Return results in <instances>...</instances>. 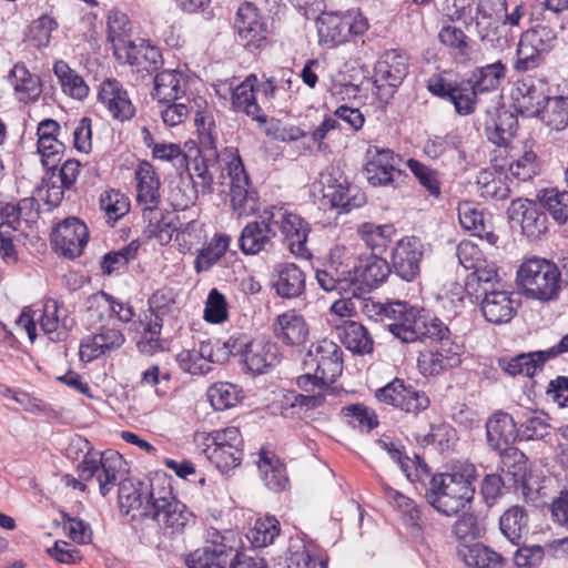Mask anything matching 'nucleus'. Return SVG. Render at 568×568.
Instances as JSON below:
<instances>
[{"instance_id": "5", "label": "nucleus", "mask_w": 568, "mask_h": 568, "mask_svg": "<svg viewBox=\"0 0 568 568\" xmlns=\"http://www.w3.org/2000/svg\"><path fill=\"white\" fill-rule=\"evenodd\" d=\"M517 284L527 298L549 303L559 298L564 280L554 261L534 256L519 266Z\"/></svg>"}, {"instance_id": "50", "label": "nucleus", "mask_w": 568, "mask_h": 568, "mask_svg": "<svg viewBox=\"0 0 568 568\" xmlns=\"http://www.w3.org/2000/svg\"><path fill=\"white\" fill-rule=\"evenodd\" d=\"M536 118L556 131L565 130L568 126V97L550 94Z\"/></svg>"}, {"instance_id": "30", "label": "nucleus", "mask_w": 568, "mask_h": 568, "mask_svg": "<svg viewBox=\"0 0 568 568\" xmlns=\"http://www.w3.org/2000/svg\"><path fill=\"white\" fill-rule=\"evenodd\" d=\"M272 332L286 346L303 345L310 334L305 318L294 310L277 315L272 324Z\"/></svg>"}, {"instance_id": "48", "label": "nucleus", "mask_w": 568, "mask_h": 568, "mask_svg": "<svg viewBox=\"0 0 568 568\" xmlns=\"http://www.w3.org/2000/svg\"><path fill=\"white\" fill-rule=\"evenodd\" d=\"M501 534L514 545L519 546L521 539L528 534V514L521 506L508 508L499 519Z\"/></svg>"}, {"instance_id": "56", "label": "nucleus", "mask_w": 568, "mask_h": 568, "mask_svg": "<svg viewBox=\"0 0 568 568\" xmlns=\"http://www.w3.org/2000/svg\"><path fill=\"white\" fill-rule=\"evenodd\" d=\"M358 234L365 244L371 247L372 253L382 254L396 234V229L393 224L377 225L365 222L358 227Z\"/></svg>"}, {"instance_id": "27", "label": "nucleus", "mask_w": 568, "mask_h": 568, "mask_svg": "<svg viewBox=\"0 0 568 568\" xmlns=\"http://www.w3.org/2000/svg\"><path fill=\"white\" fill-rule=\"evenodd\" d=\"M486 436L488 446L497 453L515 447L518 424L510 414L497 412L486 422Z\"/></svg>"}, {"instance_id": "49", "label": "nucleus", "mask_w": 568, "mask_h": 568, "mask_svg": "<svg viewBox=\"0 0 568 568\" xmlns=\"http://www.w3.org/2000/svg\"><path fill=\"white\" fill-rule=\"evenodd\" d=\"M425 308L408 304V310L396 323H387L388 331L403 343H414L419 339V329Z\"/></svg>"}, {"instance_id": "18", "label": "nucleus", "mask_w": 568, "mask_h": 568, "mask_svg": "<svg viewBox=\"0 0 568 568\" xmlns=\"http://www.w3.org/2000/svg\"><path fill=\"white\" fill-rule=\"evenodd\" d=\"M323 199L327 200L331 207L341 213H349L366 204L367 197L357 185L346 179L335 178L332 174L322 175Z\"/></svg>"}, {"instance_id": "23", "label": "nucleus", "mask_w": 568, "mask_h": 568, "mask_svg": "<svg viewBox=\"0 0 568 568\" xmlns=\"http://www.w3.org/2000/svg\"><path fill=\"white\" fill-rule=\"evenodd\" d=\"M273 224L280 227L283 241L293 255L301 258L312 256L307 248L312 226L304 217L293 212H284L280 220L274 219Z\"/></svg>"}, {"instance_id": "19", "label": "nucleus", "mask_w": 568, "mask_h": 568, "mask_svg": "<svg viewBox=\"0 0 568 568\" xmlns=\"http://www.w3.org/2000/svg\"><path fill=\"white\" fill-rule=\"evenodd\" d=\"M343 352L328 338L312 343L303 359V368L320 371L336 381L343 372Z\"/></svg>"}, {"instance_id": "20", "label": "nucleus", "mask_w": 568, "mask_h": 568, "mask_svg": "<svg viewBox=\"0 0 568 568\" xmlns=\"http://www.w3.org/2000/svg\"><path fill=\"white\" fill-rule=\"evenodd\" d=\"M353 294L356 291L371 292L378 287L392 274L389 262L377 253L361 255L352 265Z\"/></svg>"}, {"instance_id": "44", "label": "nucleus", "mask_w": 568, "mask_h": 568, "mask_svg": "<svg viewBox=\"0 0 568 568\" xmlns=\"http://www.w3.org/2000/svg\"><path fill=\"white\" fill-rule=\"evenodd\" d=\"M338 336L342 344L354 354H371L374 349V341L367 328L361 323L345 321L338 327Z\"/></svg>"}, {"instance_id": "14", "label": "nucleus", "mask_w": 568, "mask_h": 568, "mask_svg": "<svg viewBox=\"0 0 568 568\" xmlns=\"http://www.w3.org/2000/svg\"><path fill=\"white\" fill-rule=\"evenodd\" d=\"M274 207L265 209L258 220L248 222L239 237V247L244 255H257L274 248Z\"/></svg>"}, {"instance_id": "25", "label": "nucleus", "mask_w": 568, "mask_h": 568, "mask_svg": "<svg viewBox=\"0 0 568 568\" xmlns=\"http://www.w3.org/2000/svg\"><path fill=\"white\" fill-rule=\"evenodd\" d=\"M98 100L106 108L114 120L129 121L135 115V106L128 91L116 79H105L98 93Z\"/></svg>"}, {"instance_id": "22", "label": "nucleus", "mask_w": 568, "mask_h": 568, "mask_svg": "<svg viewBox=\"0 0 568 568\" xmlns=\"http://www.w3.org/2000/svg\"><path fill=\"white\" fill-rule=\"evenodd\" d=\"M60 133L61 126L53 119L42 120L37 128L38 152L41 155L43 166L51 171L52 175L58 170L59 163L67 151L65 144L59 139Z\"/></svg>"}, {"instance_id": "40", "label": "nucleus", "mask_w": 568, "mask_h": 568, "mask_svg": "<svg viewBox=\"0 0 568 568\" xmlns=\"http://www.w3.org/2000/svg\"><path fill=\"white\" fill-rule=\"evenodd\" d=\"M437 38L456 63L465 64L470 61L473 41L463 29L445 24L439 30Z\"/></svg>"}, {"instance_id": "36", "label": "nucleus", "mask_w": 568, "mask_h": 568, "mask_svg": "<svg viewBox=\"0 0 568 568\" xmlns=\"http://www.w3.org/2000/svg\"><path fill=\"white\" fill-rule=\"evenodd\" d=\"M256 85L257 78L255 74H251L235 87L232 91V106L235 111H241L260 124H264L267 121V116L263 113L256 101Z\"/></svg>"}, {"instance_id": "26", "label": "nucleus", "mask_w": 568, "mask_h": 568, "mask_svg": "<svg viewBox=\"0 0 568 568\" xmlns=\"http://www.w3.org/2000/svg\"><path fill=\"white\" fill-rule=\"evenodd\" d=\"M278 345L266 338H252L243 365L253 375L267 373L281 362Z\"/></svg>"}, {"instance_id": "7", "label": "nucleus", "mask_w": 568, "mask_h": 568, "mask_svg": "<svg viewBox=\"0 0 568 568\" xmlns=\"http://www.w3.org/2000/svg\"><path fill=\"white\" fill-rule=\"evenodd\" d=\"M407 74V59L396 50L385 52L377 60L374 67L373 94L379 109H386Z\"/></svg>"}, {"instance_id": "39", "label": "nucleus", "mask_w": 568, "mask_h": 568, "mask_svg": "<svg viewBox=\"0 0 568 568\" xmlns=\"http://www.w3.org/2000/svg\"><path fill=\"white\" fill-rule=\"evenodd\" d=\"M273 287L282 298H297L305 293L306 275L294 263L280 264L277 267V278Z\"/></svg>"}, {"instance_id": "34", "label": "nucleus", "mask_w": 568, "mask_h": 568, "mask_svg": "<svg viewBox=\"0 0 568 568\" xmlns=\"http://www.w3.org/2000/svg\"><path fill=\"white\" fill-rule=\"evenodd\" d=\"M497 287H500L497 266L484 258L466 276L464 290L471 303H478L485 292Z\"/></svg>"}, {"instance_id": "64", "label": "nucleus", "mask_w": 568, "mask_h": 568, "mask_svg": "<svg viewBox=\"0 0 568 568\" xmlns=\"http://www.w3.org/2000/svg\"><path fill=\"white\" fill-rule=\"evenodd\" d=\"M211 464L222 474L239 467L243 460V449H227L226 447L211 446L206 444L204 450Z\"/></svg>"}, {"instance_id": "33", "label": "nucleus", "mask_w": 568, "mask_h": 568, "mask_svg": "<svg viewBox=\"0 0 568 568\" xmlns=\"http://www.w3.org/2000/svg\"><path fill=\"white\" fill-rule=\"evenodd\" d=\"M315 278L318 285L326 292L336 291L353 292V273L352 266L344 262L335 260V253H331L329 261L323 268L315 271Z\"/></svg>"}, {"instance_id": "17", "label": "nucleus", "mask_w": 568, "mask_h": 568, "mask_svg": "<svg viewBox=\"0 0 568 568\" xmlns=\"http://www.w3.org/2000/svg\"><path fill=\"white\" fill-rule=\"evenodd\" d=\"M498 469L507 480L509 488L520 490L526 500H534L535 491L529 487L531 477L529 459L517 447H511L498 453Z\"/></svg>"}, {"instance_id": "8", "label": "nucleus", "mask_w": 568, "mask_h": 568, "mask_svg": "<svg viewBox=\"0 0 568 568\" xmlns=\"http://www.w3.org/2000/svg\"><path fill=\"white\" fill-rule=\"evenodd\" d=\"M426 89L433 97L449 102L459 116L476 112L479 95L467 78L452 80L444 73H434L427 79Z\"/></svg>"}, {"instance_id": "61", "label": "nucleus", "mask_w": 568, "mask_h": 568, "mask_svg": "<svg viewBox=\"0 0 568 568\" xmlns=\"http://www.w3.org/2000/svg\"><path fill=\"white\" fill-rule=\"evenodd\" d=\"M475 26L480 41L488 42L495 48H501L507 43V30L503 18L476 17Z\"/></svg>"}, {"instance_id": "42", "label": "nucleus", "mask_w": 568, "mask_h": 568, "mask_svg": "<svg viewBox=\"0 0 568 568\" xmlns=\"http://www.w3.org/2000/svg\"><path fill=\"white\" fill-rule=\"evenodd\" d=\"M125 51V61L135 65L139 70H145L149 74L156 72L163 65V58L160 49L142 39L140 44L129 42Z\"/></svg>"}, {"instance_id": "45", "label": "nucleus", "mask_w": 568, "mask_h": 568, "mask_svg": "<svg viewBox=\"0 0 568 568\" xmlns=\"http://www.w3.org/2000/svg\"><path fill=\"white\" fill-rule=\"evenodd\" d=\"M517 129V115L508 110H498L496 119L485 124L488 140L498 146H507L516 135Z\"/></svg>"}, {"instance_id": "43", "label": "nucleus", "mask_w": 568, "mask_h": 568, "mask_svg": "<svg viewBox=\"0 0 568 568\" xmlns=\"http://www.w3.org/2000/svg\"><path fill=\"white\" fill-rule=\"evenodd\" d=\"M67 453L69 457H78L80 453L83 454L82 462L77 466L78 476L82 481H90L94 476L98 477L99 464H101L100 453L94 450L88 439L78 437L72 440L67 448Z\"/></svg>"}, {"instance_id": "1", "label": "nucleus", "mask_w": 568, "mask_h": 568, "mask_svg": "<svg viewBox=\"0 0 568 568\" xmlns=\"http://www.w3.org/2000/svg\"><path fill=\"white\" fill-rule=\"evenodd\" d=\"M119 506L126 515L131 509H142L141 517L152 519L165 534L182 532L193 519V514L180 501L166 479L133 483L122 479L118 483Z\"/></svg>"}, {"instance_id": "63", "label": "nucleus", "mask_w": 568, "mask_h": 568, "mask_svg": "<svg viewBox=\"0 0 568 568\" xmlns=\"http://www.w3.org/2000/svg\"><path fill=\"white\" fill-rule=\"evenodd\" d=\"M550 424L546 414L532 412L518 424L519 440H541L550 434Z\"/></svg>"}, {"instance_id": "41", "label": "nucleus", "mask_w": 568, "mask_h": 568, "mask_svg": "<svg viewBox=\"0 0 568 568\" xmlns=\"http://www.w3.org/2000/svg\"><path fill=\"white\" fill-rule=\"evenodd\" d=\"M507 77V67L500 60L474 68L467 78L478 95L497 91Z\"/></svg>"}, {"instance_id": "55", "label": "nucleus", "mask_w": 568, "mask_h": 568, "mask_svg": "<svg viewBox=\"0 0 568 568\" xmlns=\"http://www.w3.org/2000/svg\"><path fill=\"white\" fill-rule=\"evenodd\" d=\"M53 72L58 78L62 91L73 99L83 100L89 94V87L83 78L78 74L69 64L62 60L53 64Z\"/></svg>"}, {"instance_id": "57", "label": "nucleus", "mask_w": 568, "mask_h": 568, "mask_svg": "<svg viewBox=\"0 0 568 568\" xmlns=\"http://www.w3.org/2000/svg\"><path fill=\"white\" fill-rule=\"evenodd\" d=\"M537 199L559 225L567 223L568 191H560L557 187L542 189L538 191Z\"/></svg>"}, {"instance_id": "28", "label": "nucleus", "mask_w": 568, "mask_h": 568, "mask_svg": "<svg viewBox=\"0 0 568 568\" xmlns=\"http://www.w3.org/2000/svg\"><path fill=\"white\" fill-rule=\"evenodd\" d=\"M381 486L385 498L403 514V518L407 525L418 530H424L427 527L429 516L432 515L427 503L418 506L412 498L394 489L387 483L382 481Z\"/></svg>"}, {"instance_id": "32", "label": "nucleus", "mask_w": 568, "mask_h": 568, "mask_svg": "<svg viewBox=\"0 0 568 568\" xmlns=\"http://www.w3.org/2000/svg\"><path fill=\"white\" fill-rule=\"evenodd\" d=\"M478 303L485 320L496 325L510 322L516 314L510 293L500 287L485 292Z\"/></svg>"}, {"instance_id": "46", "label": "nucleus", "mask_w": 568, "mask_h": 568, "mask_svg": "<svg viewBox=\"0 0 568 568\" xmlns=\"http://www.w3.org/2000/svg\"><path fill=\"white\" fill-rule=\"evenodd\" d=\"M170 217L169 211L161 209L148 210L142 213V219L146 222L144 233L148 239H155L161 245L169 244L176 231V224Z\"/></svg>"}, {"instance_id": "60", "label": "nucleus", "mask_w": 568, "mask_h": 568, "mask_svg": "<svg viewBox=\"0 0 568 568\" xmlns=\"http://www.w3.org/2000/svg\"><path fill=\"white\" fill-rule=\"evenodd\" d=\"M419 339L436 343L437 345H448L452 343H456L453 339V334L448 327V325L443 322L439 317L432 314L429 311L424 312L420 329H419Z\"/></svg>"}, {"instance_id": "10", "label": "nucleus", "mask_w": 568, "mask_h": 568, "mask_svg": "<svg viewBox=\"0 0 568 568\" xmlns=\"http://www.w3.org/2000/svg\"><path fill=\"white\" fill-rule=\"evenodd\" d=\"M316 24L320 42L328 47L345 43L368 28L366 18L357 10L324 12Z\"/></svg>"}, {"instance_id": "6", "label": "nucleus", "mask_w": 568, "mask_h": 568, "mask_svg": "<svg viewBox=\"0 0 568 568\" xmlns=\"http://www.w3.org/2000/svg\"><path fill=\"white\" fill-rule=\"evenodd\" d=\"M227 158L225 169L229 178V196L232 210L239 216H248L260 209V196L252 185L250 176L236 148H225Z\"/></svg>"}, {"instance_id": "29", "label": "nucleus", "mask_w": 568, "mask_h": 568, "mask_svg": "<svg viewBox=\"0 0 568 568\" xmlns=\"http://www.w3.org/2000/svg\"><path fill=\"white\" fill-rule=\"evenodd\" d=\"M125 337L120 329L102 326L99 333L83 338L79 347V356L82 362L89 363L100 356L120 348Z\"/></svg>"}, {"instance_id": "31", "label": "nucleus", "mask_w": 568, "mask_h": 568, "mask_svg": "<svg viewBox=\"0 0 568 568\" xmlns=\"http://www.w3.org/2000/svg\"><path fill=\"white\" fill-rule=\"evenodd\" d=\"M135 180L136 202L142 206V213L160 209L161 182L154 166L148 161H142L135 170Z\"/></svg>"}, {"instance_id": "16", "label": "nucleus", "mask_w": 568, "mask_h": 568, "mask_svg": "<svg viewBox=\"0 0 568 568\" xmlns=\"http://www.w3.org/2000/svg\"><path fill=\"white\" fill-rule=\"evenodd\" d=\"M89 230L79 217L70 216L58 223L51 233V243L57 253L74 260L79 257L89 241Z\"/></svg>"}, {"instance_id": "12", "label": "nucleus", "mask_w": 568, "mask_h": 568, "mask_svg": "<svg viewBox=\"0 0 568 568\" xmlns=\"http://www.w3.org/2000/svg\"><path fill=\"white\" fill-rule=\"evenodd\" d=\"M551 93L548 77L542 72L517 80L513 92V106L525 118H536Z\"/></svg>"}, {"instance_id": "21", "label": "nucleus", "mask_w": 568, "mask_h": 568, "mask_svg": "<svg viewBox=\"0 0 568 568\" xmlns=\"http://www.w3.org/2000/svg\"><path fill=\"white\" fill-rule=\"evenodd\" d=\"M507 214L510 222L520 224L523 234L530 241L539 240L548 231L546 213L530 200H513Z\"/></svg>"}, {"instance_id": "62", "label": "nucleus", "mask_w": 568, "mask_h": 568, "mask_svg": "<svg viewBox=\"0 0 568 568\" xmlns=\"http://www.w3.org/2000/svg\"><path fill=\"white\" fill-rule=\"evenodd\" d=\"M58 27L59 23L53 17L42 14L30 23L26 39L37 49L47 48L50 44L52 31Z\"/></svg>"}, {"instance_id": "54", "label": "nucleus", "mask_w": 568, "mask_h": 568, "mask_svg": "<svg viewBox=\"0 0 568 568\" xmlns=\"http://www.w3.org/2000/svg\"><path fill=\"white\" fill-rule=\"evenodd\" d=\"M140 246L139 240H132L120 250L105 253L100 260L102 274L112 275L113 273L125 270L130 262L138 257Z\"/></svg>"}, {"instance_id": "51", "label": "nucleus", "mask_w": 568, "mask_h": 568, "mask_svg": "<svg viewBox=\"0 0 568 568\" xmlns=\"http://www.w3.org/2000/svg\"><path fill=\"white\" fill-rule=\"evenodd\" d=\"M185 92L182 83V73L176 70H162L154 78L153 97L159 102H172L181 98Z\"/></svg>"}, {"instance_id": "9", "label": "nucleus", "mask_w": 568, "mask_h": 568, "mask_svg": "<svg viewBox=\"0 0 568 568\" xmlns=\"http://www.w3.org/2000/svg\"><path fill=\"white\" fill-rule=\"evenodd\" d=\"M365 158L364 173L367 182L374 187L396 189L408 178L407 173L399 168L402 156L388 148L369 145Z\"/></svg>"}, {"instance_id": "37", "label": "nucleus", "mask_w": 568, "mask_h": 568, "mask_svg": "<svg viewBox=\"0 0 568 568\" xmlns=\"http://www.w3.org/2000/svg\"><path fill=\"white\" fill-rule=\"evenodd\" d=\"M457 556L470 568H503L507 562L501 554L481 542H460Z\"/></svg>"}, {"instance_id": "2", "label": "nucleus", "mask_w": 568, "mask_h": 568, "mask_svg": "<svg viewBox=\"0 0 568 568\" xmlns=\"http://www.w3.org/2000/svg\"><path fill=\"white\" fill-rule=\"evenodd\" d=\"M187 568H267L264 558L240 550V540L232 530L221 532L212 529L202 548L191 552Z\"/></svg>"}, {"instance_id": "59", "label": "nucleus", "mask_w": 568, "mask_h": 568, "mask_svg": "<svg viewBox=\"0 0 568 568\" xmlns=\"http://www.w3.org/2000/svg\"><path fill=\"white\" fill-rule=\"evenodd\" d=\"M477 185L484 199L503 201L510 194V187L501 173L481 170L477 175Z\"/></svg>"}, {"instance_id": "11", "label": "nucleus", "mask_w": 568, "mask_h": 568, "mask_svg": "<svg viewBox=\"0 0 568 568\" xmlns=\"http://www.w3.org/2000/svg\"><path fill=\"white\" fill-rule=\"evenodd\" d=\"M233 29L236 41L248 52L255 53L270 44L267 20L252 2H243L236 10Z\"/></svg>"}, {"instance_id": "53", "label": "nucleus", "mask_w": 568, "mask_h": 568, "mask_svg": "<svg viewBox=\"0 0 568 568\" xmlns=\"http://www.w3.org/2000/svg\"><path fill=\"white\" fill-rule=\"evenodd\" d=\"M230 243V235L215 234L212 241L199 251L194 261L195 272L203 273L211 270L225 255Z\"/></svg>"}, {"instance_id": "24", "label": "nucleus", "mask_w": 568, "mask_h": 568, "mask_svg": "<svg viewBox=\"0 0 568 568\" xmlns=\"http://www.w3.org/2000/svg\"><path fill=\"white\" fill-rule=\"evenodd\" d=\"M462 346L457 343L438 345L419 352L417 366L424 376H436L462 364Z\"/></svg>"}, {"instance_id": "35", "label": "nucleus", "mask_w": 568, "mask_h": 568, "mask_svg": "<svg viewBox=\"0 0 568 568\" xmlns=\"http://www.w3.org/2000/svg\"><path fill=\"white\" fill-rule=\"evenodd\" d=\"M258 469L264 485L274 493H281L288 488L290 479L285 464L272 450L262 448L258 453Z\"/></svg>"}, {"instance_id": "38", "label": "nucleus", "mask_w": 568, "mask_h": 568, "mask_svg": "<svg viewBox=\"0 0 568 568\" xmlns=\"http://www.w3.org/2000/svg\"><path fill=\"white\" fill-rule=\"evenodd\" d=\"M18 100L23 103L36 102L42 93V82L38 74L31 73L27 65L18 62L8 74Z\"/></svg>"}, {"instance_id": "4", "label": "nucleus", "mask_w": 568, "mask_h": 568, "mask_svg": "<svg viewBox=\"0 0 568 568\" xmlns=\"http://www.w3.org/2000/svg\"><path fill=\"white\" fill-rule=\"evenodd\" d=\"M194 110V124L200 136V146L196 148V155L192 161V170L197 180H194V186H200L204 195L212 194L215 174L220 173V179H224L223 165L220 153L217 152L215 138L212 134L214 121L212 116L201 110V104L196 103Z\"/></svg>"}, {"instance_id": "15", "label": "nucleus", "mask_w": 568, "mask_h": 568, "mask_svg": "<svg viewBox=\"0 0 568 568\" xmlns=\"http://www.w3.org/2000/svg\"><path fill=\"white\" fill-rule=\"evenodd\" d=\"M424 244L417 236H404L390 252L389 265L393 274L406 282L414 281L420 273Z\"/></svg>"}, {"instance_id": "52", "label": "nucleus", "mask_w": 568, "mask_h": 568, "mask_svg": "<svg viewBox=\"0 0 568 568\" xmlns=\"http://www.w3.org/2000/svg\"><path fill=\"white\" fill-rule=\"evenodd\" d=\"M98 481L100 494L105 497L119 480L120 471L124 466V460L119 453H100Z\"/></svg>"}, {"instance_id": "3", "label": "nucleus", "mask_w": 568, "mask_h": 568, "mask_svg": "<svg viewBox=\"0 0 568 568\" xmlns=\"http://www.w3.org/2000/svg\"><path fill=\"white\" fill-rule=\"evenodd\" d=\"M476 468L466 465L463 471L434 474L425 486L429 508L445 516L457 515L475 495Z\"/></svg>"}, {"instance_id": "13", "label": "nucleus", "mask_w": 568, "mask_h": 568, "mask_svg": "<svg viewBox=\"0 0 568 568\" xmlns=\"http://www.w3.org/2000/svg\"><path fill=\"white\" fill-rule=\"evenodd\" d=\"M375 398L382 404L390 405L414 416H418L430 405V399L424 390H418L413 385L405 384L398 377L377 388Z\"/></svg>"}, {"instance_id": "58", "label": "nucleus", "mask_w": 568, "mask_h": 568, "mask_svg": "<svg viewBox=\"0 0 568 568\" xmlns=\"http://www.w3.org/2000/svg\"><path fill=\"white\" fill-rule=\"evenodd\" d=\"M327 562L315 560L307 547L302 544L291 545L284 556L278 557L273 568H326Z\"/></svg>"}, {"instance_id": "47", "label": "nucleus", "mask_w": 568, "mask_h": 568, "mask_svg": "<svg viewBox=\"0 0 568 568\" xmlns=\"http://www.w3.org/2000/svg\"><path fill=\"white\" fill-rule=\"evenodd\" d=\"M59 304L55 300H48L44 304L42 315L39 318L40 327L51 342H63L69 337L71 324L68 317L60 320Z\"/></svg>"}]
</instances>
